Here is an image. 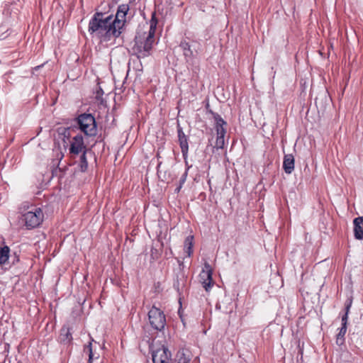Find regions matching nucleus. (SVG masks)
Returning a JSON list of instances; mask_svg holds the SVG:
<instances>
[{
	"mask_svg": "<svg viewBox=\"0 0 363 363\" xmlns=\"http://www.w3.org/2000/svg\"><path fill=\"white\" fill-rule=\"evenodd\" d=\"M89 32L100 39L101 42H108L118 38L121 31L116 28L112 22V15L104 17V13L96 12L89 23Z\"/></svg>",
	"mask_w": 363,
	"mask_h": 363,
	"instance_id": "f257e3e1",
	"label": "nucleus"
},
{
	"mask_svg": "<svg viewBox=\"0 0 363 363\" xmlns=\"http://www.w3.org/2000/svg\"><path fill=\"white\" fill-rule=\"evenodd\" d=\"M79 130L87 136H94L97 133L95 118L91 113H84L77 118Z\"/></svg>",
	"mask_w": 363,
	"mask_h": 363,
	"instance_id": "f03ea898",
	"label": "nucleus"
},
{
	"mask_svg": "<svg viewBox=\"0 0 363 363\" xmlns=\"http://www.w3.org/2000/svg\"><path fill=\"white\" fill-rule=\"evenodd\" d=\"M43 211L40 208H33L23 214V220L28 229L38 227L43 222Z\"/></svg>",
	"mask_w": 363,
	"mask_h": 363,
	"instance_id": "7ed1b4c3",
	"label": "nucleus"
},
{
	"mask_svg": "<svg viewBox=\"0 0 363 363\" xmlns=\"http://www.w3.org/2000/svg\"><path fill=\"white\" fill-rule=\"evenodd\" d=\"M148 319L150 325L155 330L161 331L166 325L165 315L160 308L152 306L148 312Z\"/></svg>",
	"mask_w": 363,
	"mask_h": 363,
	"instance_id": "20e7f679",
	"label": "nucleus"
},
{
	"mask_svg": "<svg viewBox=\"0 0 363 363\" xmlns=\"http://www.w3.org/2000/svg\"><path fill=\"white\" fill-rule=\"evenodd\" d=\"M84 151H89L84 143L83 136L78 134L73 138L70 144L69 154L73 160H76L78 155L82 154Z\"/></svg>",
	"mask_w": 363,
	"mask_h": 363,
	"instance_id": "39448f33",
	"label": "nucleus"
},
{
	"mask_svg": "<svg viewBox=\"0 0 363 363\" xmlns=\"http://www.w3.org/2000/svg\"><path fill=\"white\" fill-rule=\"evenodd\" d=\"M352 303V298H348L345 303V313L342 317V327L340 329L338 334L337 335L336 343L338 345H343L345 342V335L347 332V318L348 313L350 312V309L351 308Z\"/></svg>",
	"mask_w": 363,
	"mask_h": 363,
	"instance_id": "423d86ee",
	"label": "nucleus"
},
{
	"mask_svg": "<svg viewBox=\"0 0 363 363\" xmlns=\"http://www.w3.org/2000/svg\"><path fill=\"white\" fill-rule=\"evenodd\" d=\"M154 41V40L145 38L144 41L136 43L133 50L138 59L144 58L150 55V51L152 48Z\"/></svg>",
	"mask_w": 363,
	"mask_h": 363,
	"instance_id": "0eeeda50",
	"label": "nucleus"
},
{
	"mask_svg": "<svg viewBox=\"0 0 363 363\" xmlns=\"http://www.w3.org/2000/svg\"><path fill=\"white\" fill-rule=\"evenodd\" d=\"M10 252V248L8 246H0L1 265L15 264L16 263L19 262L18 255L16 252H13V254H11Z\"/></svg>",
	"mask_w": 363,
	"mask_h": 363,
	"instance_id": "6e6552de",
	"label": "nucleus"
},
{
	"mask_svg": "<svg viewBox=\"0 0 363 363\" xmlns=\"http://www.w3.org/2000/svg\"><path fill=\"white\" fill-rule=\"evenodd\" d=\"M171 356V352L168 348L164 345H162L156 350H152V351L153 363H168Z\"/></svg>",
	"mask_w": 363,
	"mask_h": 363,
	"instance_id": "1a4fd4ad",
	"label": "nucleus"
},
{
	"mask_svg": "<svg viewBox=\"0 0 363 363\" xmlns=\"http://www.w3.org/2000/svg\"><path fill=\"white\" fill-rule=\"evenodd\" d=\"M129 10L128 4H121L118 6L116 17L112 18V22L119 30L122 28L125 21V16Z\"/></svg>",
	"mask_w": 363,
	"mask_h": 363,
	"instance_id": "9d476101",
	"label": "nucleus"
},
{
	"mask_svg": "<svg viewBox=\"0 0 363 363\" xmlns=\"http://www.w3.org/2000/svg\"><path fill=\"white\" fill-rule=\"evenodd\" d=\"M354 223V235L357 240H363V216L355 218Z\"/></svg>",
	"mask_w": 363,
	"mask_h": 363,
	"instance_id": "9b49d317",
	"label": "nucleus"
},
{
	"mask_svg": "<svg viewBox=\"0 0 363 363\" xmlns=\"http://www.w3.org/2000/svg\"><path fill=\"white\" fill-rule=\"evenodd\" d=\"M294 157L292 154L285 155L283 161V169L284 172L290 174L294 169Z\"/></svg>",
	"mask_w": 363,
	"mask_h": 363,
	"instance_id": "f8f14e48",
	"label": "nucleus"
},
{
	"mask_svg": "<svg viewBox=\"0 0 363 363\" xmlns=\"http://www.w3.org/2000/svg\"><path fill=\"white\" fill-rule=\"evenodd\" d=\"M212 275L213 274H199L200 281L206 291H210L214 284Z\"/></svg>",
	"mask_w": 363,
	"mask_h": 363,
	"instance_id": "ddd939ff",
	"label": "nucleus"
},
{
	"mask_svg": "<svg viewBox=\"0 0 363 363\" xmlns=\"http://www.w3.org/2000/svg\"><path fill=\"white\" fill-rule=\"evenodd\" d=\"M208 113L212 116L214 119L216 124V131H220V130H226L224 126L227 125V123L223 119V118L217 113L213 112L212 110H209Z\"/></svg>",
	"mask_w": 363,
	"mask_h": 363,
	"instance_id": "4468645a",
	"label": "nucleus"
},
{
	"mask_svg": "<svg viewBox=\"0 0 363 363\" xmlns=\"http://www.w3.org/2000/svg\"><path fill=\"white\" fill-rule=\"evenodd\" d=\"M88 152L89 151H84L82 152V154H80L78 155V157H79V160L77 161L78 166H79V170L82 172H85L88 169V162H87V159H86V154L88 153ZM74 160L77 162V160Z\"/></svg>",
	"mask_w": 363,
	"mask_h": 363,
	"instance_id": "2eb2a0df",
	"label": "nucleus"
},
{
	"mask_svg": "<svg viewBox=\"0 0 363 363\" xmlns=\"http://www.w3.org/2000/svg\"><path fill=\"white\" fill-rule=\"evenodd\" d=\"M179 146L181 147V151L185 161L186 164L187 165V157H188V151H189V144H188V138L187 137L183 138H179Z\"/></svg>",
	"mask_w": 363,
	"mask_h": 363,
	"instance_id": "dca6fc26",
	"label": "nucleus"
},
{
	"mask_svg": "<svg viewBox=\"0 0 363 363\" xmlns=\"http://www.w3.org/2000/svg\"><path fill=\"white\" fill-rule=\"evenodd\" d=\"M193 240L194 236L189 235L186 238L184 243V250L187 257H190L193 253Z\"/></svg>",
	"mask_w": 363,
	"mask_h": 363,
	"instance_id": "f3484780",
	"label": "nucleus"
},
{
	"mask_svg": "<svg viewBox=\"0 0 363 363\" xmlns=\"http://www.w3.org/2000/svg\"><path fill=\"white\" fill-rule=\"evenodd\" d=\"M60 342H62L65 344L69 343L72 341V337L71 333L69 332V328H62L61 329V332H60Z\"/></svg>",
	"mask_w": 363,
	"mask_h": 363,
	"instance_id": "a211bd4d",
	"label": "nucleus"
},
{
	"mask_svg": "<svg viewBox=\"0 0 363 363\" xmlns=\"http://www.w3.org/2000/svg\"><path fill=\"white\" fill-rule=\"evenodd\" d=\"M179 47L182 49L184 55L186 58L191 59L194 57V52L191 49V45L186 41H182Z\"/></svg>",
	"mask_w": 363,
	"mask_h": 363,
	"instance_id": "6ab92c4d",
	"label": "nucleus"
},
{
	"mask_svg": "<svg viewBox=\"0 0 363 363\" xmlns=\"http://www.w3.org/2000/svg\"><path fill=\"white\" fill-rule=\"evenodd\" d=\"M217 132V138L216 141V147L217 149H223L225 145L224 137L226 133V130H220Z\"/></svg>",
	"mask_w": 363,
	"mask_h": 363,
	"instance_id": "aec40b11",
	"label": "nucleus"
},
{
	"mask_svg": "<svg viewBox=\"0 0 363 363\" xmlns=\"http://www.w3.org/2000/svg\"><path fill=\"white\" fill-rule=\"evenodd\" d=\"M84 352H87L89 355L88 363H92V360L94 359H97L99 356H94V354L92 350V342L91 341L89 342L87 345H85L84 348Z\"/></svg>",
	"mask_w": 363,
	"mask_h": 363,
	"instance_id": "412c9836",
	"label": "nucleus"
},
{
	"mask_svg": "<svg viewBox=\"0 0 363 363\" xmlns=\"http://www.w3.org/2000/svg\"><path fill=\"white\" fill-rule=\"evenodd\" d=\"M178 363H189L190 359L184 353V350L179 351L177 353Z\"/></svg>",
	"mask_w": 363,
	"mask_h": 363,
	"instance_id": "4be33fe9",
	"label": "nucleus"
},
{
	"mask_svg": "<svg viewBox=\"0 0 363 363\" xmlns=\"http://www.w3.org/2000/svg\"><path fill=\"white\" fill-rule=\"evenodd\" d=\"M57 133L60 135H62V140H65V138L67 139L70 136V128H59L57 130Z\"/></svg>",
	"mask_w": 363,
	"mask_h": 363,
	"instance_id": "5701e85b",
	"label": "nucleus"
},
{
	"mask_svg": "<svg viewBox=\"0 0 363 363\" xmlns=\"http://www.w3.org/2000/svg\"><path fill=\"white\" fill-rule=\"evenodd\" d=\"M155 28H156V23H153L152 22H151L149 33L146 38L155 40Z\"/></svg>",
	"mask_w": 363,
	"mask_h": 363,
	"instance_id": "b1692460",
	"label": "nucleus"
},
{
	"mask_svg": "<svg viewBox=\"0 0 363 363\" xmlns=\"http://www.w3.org/2000/svg\"><path fill=\"white\" fill-rule=\"evenodd\" d=\"M176 262L178 264V269L179 272H184L187 269L186 265L184 264L183 262H181L179 259H177Z\"/></svg>",
	"mask_w": 363,
	"mask_h": 363,
	"instance_id": "393cba45",
	"label": "nucleus"
},
{
	"mask_svg": "<svg viewBox=\"0 0 363 363\" xmlns=\"http://www.w3.org/2000/svg\"><path fill=\"white\" fill-rule=\"evenodd\" d=\"M189 167H189V166L187 167L186 171L184 172V173L181 177V178L179 179V184L183 185L184 183L186 182V177H187V174H188V170H189Z\"/></svg>",
	"mask_w": 363,
	"mask_h": 363,
	"instance_id": "a878e982",
	"label": "nucleus"
},
{
	"mask_svg": "<svg viewBox=\"0 0 363 363\" xmlns=\"http://www.w3.org/2000/svg\"><path fill=\"white\" fill-rule=\"evenodd\" d=\"M201 272H213V268L207 262H205L204 267L202 269Z\"/></svg>",
	"mask_w": 363,
	"mask_h": 363,
	"instance_id": "bb28decb",
	"label": "nucleus"
},
{
	"mask_svg": "<svg viewBox=\"0 0 363 363\" xmlns=\"http://www.w3.org/2000/svg\"><path fill=\"white\" fill-rule=\"evenodd\" d=\"M177 133H178L179 138H183L187 137L183 132L182 128L179 124L177 126Z\"/></svg>",
	"mask_w": 363,
	"mask_h": 363,
	"instance_id": "cd10ccee",
	"label": "nucleus"
},
{
	"mask_svg": "<svg viewBox=\"0 0 363 363\" xmlns=\"http://www.w3.org/2000/svg\"><path fill=\"white\" fill-rule=\"evenodd\" d=\"M177 133H178L179 138H183L187 137L183 132L182 128L179 124L177 126Z\"/></svg>",
	"mask_w": 363,
	"mask_h": 363,
	"instance_id": "c85d7f7f",
	"label": "nucleus"
},
{
	"mask_svg": "<svg viewBox=\"0 0 363 363\" xmlns=\"http://www.w3.org/2000/svg\"><path fill=\"white\" fill-rule=\"evenodd\" d=\"M113 275H114V278H113V279L111 278V282H113V284H117V285L121 286V285H122V284H121V283H120V282H118V281L116 280V274H113Z\"/></svg>",
	"mask_w": 363,
	"mask_h": 363,
	"instance_id": "c756f323",
	"label": "nucleus"
},
{
	"mask_svg": "<svg viewBox=\"0 0 363 363\" xmlns=\"http://www.w3.org/2000/svg\"><path fill=\"white\" fill-rule=\"evenodd\" d=\"M182 185L179 184L175 189V191L179 192L180 189H182Z\"/></svg>",
	"mask_w": 363,
	"mask_h": 363,
	"instance_id": "7c9ffc66",
	"label": "nucleus"
},
{
	"mask_svg": "<svg viewBox=\"0 0 363 363\" xmlns=\"http://www.w3.org/2000/svg\"><path fill=\"white\" fill-rule=\"evenodd\" d=\"M209 107H210L209 104H207L206 106V108L208 113V111L211 110L209 108Z\"/></svg>",
	"mask_w": 363,
	"mask_h": 363,
	"instance_id": "2f4dec72",
	"label": "nucleus"
},
{
	"mask_svg": "<svg viewBox=\"0 0 363 363\" xmlns=\"http://www.w3.org/2000/svg\"><path fill=\"white\" fill-rule=\"evenodd\" d=\"M83 274V279L84 280H86V277H87V274Z\"/></svg>",
	"mask_w": 363,
	"mask_h": 363,
	"instance_id": "473e14b6",
	"label": "nucleus"
},
{
	"mask_svg": "<svg viewBox=\"0 0 363 363\" xmlns=\"http://www.w3.org/2000/svg\"><path fill=\"white\" fill-rule=\"evenodd\" d=\"M100 93H103V90L101 89H100L99 91H97V96L100 94Z\"/></svg>",
	"mask_w": 363,
	"mask_h": 363,
	"instance_id": "72a5a7b5",
	"label": "nucleus"
},
{
	"mask_svg": "<svg viewBox=\"0 0 363 363\" xmlns=\"http://www.w3.org/2000/svg\"><path fill=\"white\" fill-rule=\"evenodd\" d=\"M18 363H20V362H18Z\"/></svg>",
	"mask_w": 363,
	"mask_h": 363,
	"instance_id": "f704fd0d",
	"label": "nucleus"
}]
</instances>
